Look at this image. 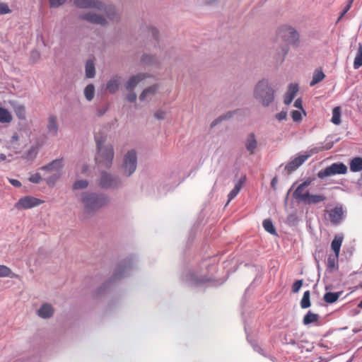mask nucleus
I'll list each match as a JSON object with an SVG mask.
<instances>
[{"label": "nucleus", "mask_w": 362, "mask_h": 362, "mask_svg": "<svg viewBox=\"0 0 362 362\" xmlns=\"http://www.w3.org/2000/svg\"><path fill=\"white\" fill-rule=\"evenodd\" d=\"M74 4L78 8H94L100 11H104L110 19L113 20L115 18V8L112 6H106L100 0H74Z\"/></svg>", "instance_id": "obj_6"}, {"label": "nucleus", "mask_w": 362, "mask_h": 362, "mask_svg": "<svg viewBox=\"0 0 362 362\" xmlns=\"http://www.w3.org/2000/svg\"><path fill=\"white\" fill-rule=\"evenodd\" d=\"M14 112L20 119H25V108L23 105L16 104L13 106Z\"/></svg>", "instance_id": "obj_37"}, {"label": "nucleus", "mask_w": 362, "mask_h": 362, "mask_svg": "<svg viewBox=\"0 0 362 362\" xmlns=\"http://www.w3.org/2000/svg\"><path fill=\"white\" fill-rule=\"evenodd\" d=\"M263 227H264V230L267 232L269 233L270 234L276 233L275 228H274L273 223L270 219H265L263 221Z\"/></svg>", "instance_id": "obj_40"}, {"label": "nucleus", "mask_w": 362, "mask_h": 362, "mask_svg": "<svg viewBox=\"0 0 362 362\" xmlns=\"http://www.w3.org/2000/svg\"><path fill=\"white\" fill-rule=\"evenodd\" d=\"M343 235L341 234L335 235L334 240L332 241L331 247L337 256H339L341 243L343 241Z\"/></svg>", "instance_id": "obj_26"}, {"label": "nucleus", "mask_w": 362, "mask_h": 362, "mask_svg": "<svg viewBox=\"0 0 362 362\" xmlns=\"http://www.w3.org/2000/svg\"><path fill=\"white\" fill-rule=\"evenodd\" d=\"M12 120L11 113L5 108L0 107V122L9 123Z\"/></svg>", "instance_id": "obj_32"}, {"label": "nucleus", "mask_w": 362, "mask_h": 362, "mask_svg": "<svg viewBox=\"0 0 362 362\" xmlns=\"http://www.w3.org/2000/svg\"><path fill=\"white\" fill-rule=\"evenodd\" d=\"M148 49L152 52V54H144L141 57V63L144 66L158 67L162 59L165 58L163 49L160 46L155 44L151 49Z\"/></svg>", "instance_id": "obj_7"}, {"label": "nucleus", "mask_w": 362, "mask_h": 362, "mask_svg": "<svg viewBox=\"0 0 362 362\" xmlns=\"http://www.w3.org/2000/svg\"><path fill=\"white\" fill-rule=\"evenodd\" d=\"M245 146L250 154L255 153V150L257 148V141L253 133H250L247 135L245 141Z\"/></svg>", "instance_id": "obj_21"}, {"label": "nucleus", "mask_w": 362, "mask_h": 362, "mask_svg": "<svg viewBox=\"0 0 362 362\" xmlns=\"http://www.w3.org/2000/svg\"><path fill=\"white\" fill-rule=\"evenodd\" d=\"M296 219V215H294V214H291V215L288 217V222H293V221H294Z\"/></svg>", "instance_id": "obj_61"}, {"label": "nucleus", "mask_w": 362, "mask_h": 362, "mask_svg": "<svg viewBox=\"0 0 362 362\" xmlns=\"http://www.w3.org/2000/svg\"><path fill=\"white\" fill-rule=\"evenodd\" d=\"M350 170L352 172H359L362 170V158H354L350 161Z\"/></svg>", "instance_id": "obj_27"}, {"label": "nucleus", "mask_w": 362, "mask_h": 362, "mask_svg": "<svg viewBox=\"0 0 362 362\" xmlns=\"http://www.w3.org/2000/svg\"><path fill=\"white\" fill-rule=\"evenodd\" d=\"M84 95L88 101H91L95 95V87L93 84H88L84 89Z\"/></svg>", "instance_id": "obj_35"}, {"label": "nucleus", "mask_w": 362, "mask_h": 362, "mask_svg": "<svg viewBox=\"0 0 362 362\" xmlns=\"http://www.w3.org/2000/svg\"><path fill=\"white\" fill-rule=\"evenodd\" d=\"M333 146L332 141H325V143H320L316 146L310 149L309 154L300 155L292 160H291L285 167V169L288 173L296 170L299 166H300L309 157L313 154L317 153L320 151L329 150Z\"/></svg>", "instance_id": "obj_5"}, {"label": "nucleus", "mask_w": 362, "mask_h": 362, "mask_svg": "<svg viewBox=\"0 0 362 362\" xmlns=\"http://www.w3.org/2000/svg\"><path fill=\"white\" fill-rule=\"evenodd\" d=\"M276 119L279 121L285 120L287 118V112L282 110L280 112L277 113L275 116Z\"/></svg>", "instance_id": "obj_55"}, {"label": "nucleus", "mask_w": 362, "mask_h": 362, "mask_svg": "<svg viewBox=\"0 0 362 362\" xmlns=\"http://www.w3.org/2000/svg\"><path fill=\"white\" fill-rule=\"evenodd\" d=\"M19 140V136L18 134L15 133L11 138V144L12 145L15 144L16 142H17Z\"/></svg>", "instance_id": "obj_58"}, {"label": "nucleus", "mask_w": 362, "mask_h": 362, "mask_svg": "<svg viewBox=\"0 0 362 362\" xmlns=\"http://www.w3.org/2000/svg\"><path fill=\"white\" fill-rule=\"evenodd\" d=\"M362 66V44H359L357 53L354 61V68L359 69Z\"/></svg>", "instance_id": "obj_31"}, {"label": "nucleus", "mask_w": 362, "mask_h": 362, "mask_svg": "<svg viewBox=\"0 0 362 362\" xmlns=\"http://www.w3.org/2000/svg\"><path fill=\"white\" fill-rule=\"evenodd\" d=\"M183 280L190 286H198L205 282L207 279L198 274L192 270H187L183 274Z\"/></svg>", "instance_id": "obj_15"}, {"label": "nucleus", "mask_w": 362, "mask_h": 362, "mask_svg": "<svg viewBox=\"0 0 362 362\" xmlns=\"http://www.w3.org/2000/svg\"><path fill=\"white\" fill-rule=\"evenodd\" d=\"M325 77L322 70L316 69L313 75L312 81L310 83V86H314L317 83L322 81Z\"/></svg>", "instance_id": "obj_28"}, {"label": "nucleus", "mask_w": 362, "mask_h": 362, "mask_svg": "<svg viewBox=\"0 0 362 362\" xmlns=\"http://www.w3.org/2000/svg\"><path fill=\"white\" fill-rule=\"evenodd\" d=\"M341 294V292H327L323 296V300L327 303H333L338 300Z\"/></svg>", "instance_id": "obj_29"}, {"label": "nucleus", "mask_w": 362, "mask_h": 362, "mask_svg": "<svg viewBox=\"0 0 362 362\" xmlns=\"http://www.w3.org/2000/svg\"><path fill=\"white\" fill-rule=\"evenodd\" d=\"M347 172V167L342 163H334L331 165L320 170L317 173V177L323 179L326 177H329L334 175L346 174Z\"/></svg>", "instance_id": "obj_10"}, {"label": "nucleus", "mask_w": 362, "mask_h": 362, "mask_svg": "<svg viewBox=\"0 0 362 362\" xmlns=\"http://www.w3.org/2000/svg\"><path fill=\"white\" fill-rule=\"evenodd\" d=\"M12 272L10 268L5 265H0V277L10 276Z\"/></svg>", "instance_id": "obj_42"}, {"label": "nucleus", "mask_w": 362, "mask_h": 362, "mask_svg": "<svg viewBox=\"0 0 362 362\" xmlns=\"http://www.w3.org/2000/svg\"><path fill=\"white\" fill-rule=\"evenodd\" d=\"M9 181H10V183H11L13 186H14V187H21V182H20L19 180H18L11 179Z\"/></svg>", "instance_id": "obj_57"}, {"label": "nucleus", "mask_w": 362, "mask_h": 362, "mask_svg": "<svg viewBox=\"0 0 362 362\" xmlns=\"http://www.w3.org/2000/svg\"><path fill=\"white\" fill-rule=\"evenodd\" d=\"M254 98L263 107L271 105L275 98L274 90L267 79L259 81L254 88Z\"/></svg>", "instance_id": "obj_2"}, {"label": "nucleus", "mask_w": 362, "mask_h": 362, "mask_svg": "<svg viewBox=\"0 0 362 362\" xmlns=\"http://www.w3.org/2000/svg\"><path fill=\"white\" fill-rule=\"evenodd\" d=\"M332 122L334 124L339 125L341 123V108L335 107L332 110Z\"/></svg>", "instance_id": "obj_36"}, {"label": "nucleus", "mask_w": 362, "mask_h": 362, "mask_svg": "<svg viewBox=\"0 0 362 362\" xmlns=\"http://www.w3.org/2000/svg\"><path fill=\"white\" fill-rule=\"evenodd\" d=\"M310 291H306L304 292L303 298L300 300V307L303 309L308 308L310 306Z\"/></svg>", "instance_id": "obj_39"}, {"label": "nucleus", "mask_w": 362, "mask_h": 362, "mask_svg": "<svg viewBox=\"0 0 362 362\" xmlns=\"http://www.w3.org/2000/svg\"><path fill=\"white\" fill-rule=\"evenodd\" d=\"M120 77L112 76L106 84V88L110 93H115L119 88Z\"/></svg>", "instance_id": "obj_25"}, {"label": "nucleus", "mask_w": 362, "mask_h": 362, "mask_svg": "<svg viewBox=\"0 0 362 362\" xmlns=\"http://www.w3.org/2000/svg\"><path fill=\"white\" fill-rule=\"evenodd\" d=\"M63 167L62 160V159H56L49 163L47 165H45L41 168V170H46L49 173L54 172V173H60L62 168Z\"/></svg>", "instance_id": "obj_22"}, {"label": "nucleus", "mask_w": 362, "mask_h": 362, "mask_svg": "<svg viewBox=\"0 0 362 362\" xmlns=\"http://www.w3.org/2000/svg\"><path fill=\"white\" fill-rule=\"evenodd\" d=\"M31 57L34 59H38L39 58V53L37 51H33L31 52Z\"/></svg>", "instance_id": "obj_60"}, {"label": "nucleus", "mask_w": 362, "mask_h": 362, "mask_svg": "<svg viewBox=\"0 0 362 362\" xmlns=\"http://www.w3.org/2000/svg\"><path fill=\"white\" fill-rule=\"evenodd\" d=\"M95 64L93 60L89 59L86 64V76L87 78H91L95 76Z\"/></svg>", "instance_id": "obj_30"}, {"label": "nucleus", "mask_w": 362, "mask_h": 362, "mask_svg": "<svg viewBox=\"0 0 362 362\" xmlns=\"http://www.w3.org/2000/svg\"><path fill=\"white\" fill-rule=\"evenodd\" d=\"M287 52H288L287 46H283L281 49V51L279 53V57L284 58L285 57V55L287 54Z\"/></svg>", "instance_id": "obj_56"}, {"label": "nucleus", "mask_w": 362, "mask_h": 362, "mask_svg": "<svg viewBox=\"0 0 362 362\" xmlns=\"http://www.w3.org/2000/svg\"><path fill=\"white\" fill-rule=\"evenodd\" d=\"M293 106L299 110L305 115V111L303 108V101L300 98H298L295 100Z\"/></svg>", "instance_id": "obj_52"}, {"label": "nucleus", "mask_w": 362, "mask_h": 362, "mask_svg": "<svg viewBox=\"0 0 362 362\" xmlns=\"http://www.w3.org/2000/svg\"><path fill=\"white\" fill-rule=\"evenodd\" d=\"M319 318V315L308 311V313L304 316L303 322L307 325L310 323L316 322Z\"/></svg>", "instance_id": "obj_34"}, {"label": "nucleus", "mask_w": 362, "mask_h": 362, "mask_svg": "<svg viewBox=\"0 0 362 362\" xmlns=\"http://www.w3.org/2000/svg\"><path fill=\"white\" fill-rule=\"evenodd\" d=\"M254 350L261 354H263V350L257 345H254Z\"/></svg>", "instance_id": "obj_59"}, {"label": "nucleus", "mask_w": 362, "mask_h": 362, "mask_svg": "<svg viewBox=\"0 0 362 362\" xmlns=\"http://www.w3.org/2000/svg\"><path fill=\"white\" fill-rule=\"evenodd\" d=\"M137 153L135 150L128 151L124 156L121 170L124 175L131 176L136 169Z\"/></svg>", "instance_id": "obj_8"}, {"label": "nucleus", "mask_w": 362, "mask_h": 362, "mask_svg": "<svg viewBox=\"0 0 362 362\" xmlns=\"http://www.w3.org/2000/svg\"><path fill=\"white\" fill-rule=\"evenodd\" d=\"M151 32H152V35H153L155 40H156V36L158 35V30L156 28H151Z\"/></svg>", "instance_id": "obj_62"}, {"label": "nucleus", "mask_w": 362, "mask_h": 362, "mask_svg": "<svg viewBox=\"0 0 362 362\" xmlns=\"http://www.w3.org/2000/svg\"><path fill=\"white\" fill-rule=\"evenodd\" d=\"M42 203L43 201L41 199L31 196H25L21 198L18 202L15 204L14 207L18 210H25L37 206Z\"/></svg>", "instance_id": "obj_12"}, {"label": "nucleus", "mask_w": 362, "mask_h": 362, "mask_svg": "<svg viewBox=\"0 0 362 362\" xmlns=\"http://www.w3.org/2000/svg\"><path fill=\"white\" fill-rule=\"evenodd\" d=\"M83 213L86 215H93L107 204L109 199L107 195L103 193L93 192H83L78 196Z\"/></svg>", "instance_id": "obj_1"}, {"label": "nucleus", "mask_w": 362, "mask_h": 362, "mask_svg": "<svg viewBox=\"0 0 362 362\" xmlns=\"http://www.w3.org/2000/svg\"><path fill=\"white\" fill-rule=\"evenodd\" d=\"M41 179V176L39 173H35L30 177L29 181L33 183H39Z\"/></svg>", "instance_id": "obj_54"}, {"label": "nucleus", "mask_w": 362, "mask_h": 362, "mask_svg": "<svg viewBox=\"0 0 362 362\" xmlns=\"http://www.w3.org/2000/svg\"><path fill=\"white\" fill-rule=\"evenodd\" d=\"M158 89V85L157 84L153 85L144 89L139 95V100L141 101H144L151 99L153 96L156 95Z\"/></svg>", "instance_id": "obj_23"}, {"label": "nucleus", "mask_w": 362, "mask_h": 362, "mask_svg": "<svg viewBox=\"0 0 362 362\" xmlns=\"http://www.w3.org/2000/svg\"><path fill=\"white\" fill-rule=\"evenodd\" d=\"M59 177H60V173H54L53 175H52L51 176H49L47 178V185H54Z\"/></svg>", "instance_id": "obj_43"}, {"label": "nucleus", "mask_w": 362, "mask_h": 362, "mask_svg": "<svg viewBox=\"0 0 362 362\" xmlns=\"http://www.w3.org/2000/svg\"><path fill=\"white\" fill-rule=\"evenodd\" d=\"M165 115H166L165 110H164L163 109H159V110H156V112L154 113V117L157 119H165Z\"/></svg>", "instance_id": "obj_48"}, {"label": "nucleus", "mask_w": 362, "mask_h": 362, "mask_svg": "<svg viewBox=\"0 0 362 362\" xmlns=\"http://www.w3.org/2000/svg\"><path fill=\"white\" fill-rule=\"evenodd\" d=\"M78 18L92 24L105 25L107 23V21L104 16L94 13L93 11L81 13L78 16Z\"/></svg>", "instance_id": "obj_14"}, {"label": "nucleus", "mask_w": 362, "mask_h": 362, "mask_svg": "<svg viewBox=\"0 0 362 362\" xmlns=\"http://www.w3.org/2000/svg\"><path fill=\"white\" fill-rule=\"evenodd\" d=\"M245 180L246 177L243 176L235 184L234 188L229 192L228 195V202L226 205L228 204V203L238 195Z\"/></svg>", "instance_id": "obj_24"}, {"label": "nucleus", "mask_w": 362, "mask_h": 362, "mask_svg": "<svg viewBox=\"0 0 362 362\" xmlns=\"http://www.w3.org/2000/svg\"><path fill=\"white\" fill-rule=\"evenodd\" d=\"M66 0H49L51 7L57 8L66 2Z\"/></svg>", "instance_id": "obj_50"}, {"label": "nucleus", "mask_w": 362, "mask_h": 362, "mask_svg": "<svg viewBox=\"0 0 362 362\" xmlns=\"http://www.w3.org/2000/svg\"><path fill=\"white\" fill-rule=\"evenodd\" d=\"M136 94L134 92V90L129 91V93L127 95L126 98L130 103H134L136 100Z\"/></svg>", "instance_id": "obj_53"}, {"label": "nucleus", "mask_w": 362, "mask_h": 362, "mask_svg": "<svg viewBox=\"0 0 362 362\" xmlns=\"http://www.w3.org/2000/svg\"><path fill=\"white\" fill-rule=\"evenodd\" d=\"M6 156L4 153H0V162L6 160Z\"/></svg>", "instance_id": "obj_64"}, {"label": "nucleus", "mask_w": 362, "mask_h": 362, "mask_svg": "<svg viewBox=\"0 0 362 362\" xmlns=\"http://www.w3.org/2000/svg\"><path fill=\"white\" fill-rule=\"evenodd\" d=\"M303 285V280H297L296 281L292 286V291L293 293H297Z\"/></svg>", "instance_id": "obj_49"}, {"label": "nucleus", "mask_w": 362, "mask_h": 362, "mask_svg": "<svg viewBox=\"0 0 362 362\" xmlns=\"http://www.w3.org/2000/svg\"><path fill=\"white\" fill-rule=\"evenodd\" d=\"M278 35L287 44H295L299 38L297 31L288 25L281 26L278 30Z\"/></svg>", "instance_id": "obj_11"}, {"label": "nucleus", "mask_w": 362, "mask_h": 362, "mask_svg": "<svg viewBox=\"0 0 362 362\" xmlns=\"http://www.w3.org/2000/svg\"><path fill=\"white\" fill-rule=\"evenodd\" d=\"M339 256L334 254V255H329L327 258V267L332 269L336 266V262L338 259Z\"/></svg>", "instance_id": "obj_41"}, {"label": "nucleus", "mask_w": 362, "mask_h": 362, "mask_svg": "<svg viewBox=\"0 0 362 362\" xmlns=\"http://www.w3.org/2000/svg\"><path fill=\"white\" fill-rule=\"evenodd\" d=\"M353 1H354V0L348 1L347 4L345 6L344 10L342 11L340 16H339L337 22H339L343 18V16L350 10V8L352 6Z\"/></svg>", "instance_id": "obj_46"}, {"label": "nucleus", "mask_w": 362, "mask_h": 362, "mask_svg": "<svg viewBox=\"0 0 362 362\" xmlns=\"http://www.w3.org/2000/svg\"><path fill=\"white\" fill-rule=\"evenodd\" d=\"M88 171V165L87 164L78 165L76 167V175H85Z\"/></svg>", "instance_id": "obj_45"}, {"label": "nucleus", "mask_w": 362, "mask_h": 362, "mask_svg": "<svg viewBox=\"0 0 362 362\" xmlns=\"http://www.w3.org/2000/svg\"><path fill=\"white\" fill-rule=\"evenodd\" d=\"M38 153V148L37 146H31L28 151L25 153L23 156V158L28 160H34Z\"/></svg>", "instance_id": "obj_33"}, {"label": "nucleus", "mask_w": 362, "mask_h": 362, "mask_svg": "<svg viewBox=\"0 0 362 362\" xmlns=\"http://www.w3.org/2000/svg\"><path fill=\"white\" fill-rule=\"evenodd\" d=\"M235 112H236V111H235V112H227L226 114H225V115H223L220 116V117H218L216 121H214V122H213V124H213V125H215V124H216V123L217 122H218V121H221V120H223V119H230V118L233 117V115H234V114H235Z\"/></svg>", "instance_id": "obj_47"}, {"label": "nucleus", "mask_w": 362, "mask_h": 362, "mask_svg": "<svg viewBox=\"0 0 362 362\" xmlns=\"http://www.w3.org/2000/svg\"><path fill=\"white\" fill-rule=\"evenodd\" d=\"M302 112L299 110H293L291 112L292 119L296 122H300L302 120Z\"/></svg>", "instance_id": "obj_44"}, {"label": "nucleus", "mask_w": 362, "mask_h": 362, "mask_svg": "<svg viewBox=\"0 0 362 362\" xmlns=\"http://www.w3.org/2000/svg\"><path fill=\"white\" fill-rule=\"evenodd\" d=\"M98 153L95 160L100 168H110L115 156L114 148L111 144L101 140H96Z\"/></svg>", "instance_id": "obj_4"}, {"label": "nucleus", "mask_w": 362, "mask_h": 362, "mask_svg": "<svg viewBox=\"0 0 362 362\" xmlns=\"http://www.w3.org/2000/svg\"><path fill=\"white\" fill-rule=\"evenodd\" d=\"M310 183V180H305L295 189L293 196L297 202L312 205L324 202L326 199L323 194H312L310 193L307 187Z\"/></svg>", "instance_id": "obj_3"}, {"label": "nucleus", "mask_w": 362, "mask_h": 362, "mask_svg": "<svg viewBox=\"0 0 362 362\" xmlns=\"http://www.w3.org/2000/svg\"><path fill=\"white\" fill-rule=\"evenodd\" d=\"M133 267L134 263L132 259H124L115 270L113 274L114 279H118L129 274Z\"/></svg>", "instance_id": "obj_13"}, {"label": "nucleus", "mask_w": 362, "mask_h": 362, "mask_svg": "<svg viewBox=\"0 0 362 362\" xmlns=\"http://www.w3.org/2000/svg\"><path fill=\"white\" fill-rule=\"evenodd\" d=\"M89 182L86 180H77L72 185L74 190L84 189L88 187Z\"/></svg>", "instance_id": "obj_38"}, {"label": "nucleus", "mask_w": 362, "mask_h": 362, "mask_svg": "<svg viewBox=\"0 0 362 362\" xmlns=\"http://www.w3.org/2000/svg\"><path fill=\"white\" fill-rule=\"evenodd\" d=\"M276 182H277L276 178V177L273 178L272 180V182H271V185H272V187L273 188L275 187V185H276Z\"/></svg>", "instance_id": "obj_63"}, {"label": "nucleus", "mask_w": 362, "mask_h": 362, "mask_svg": "<svg viewBox=\"0 0 362 362\" xmlns=\"http://www.w3.org/2000/svg\"><path fill=\"white\" fill-rule=\"evenodd\" d=\"M11 12L8 6L5 3H0V15L6 14Z\"/></svg>", "instance_id": "obj_51"}, {"label": "nucleus", "mask_w": 362, "mask_h": 362, "mask_svg": "<svg viewBox=\"0 0 362 362\" xmlns=\"http://www.w3.org/2000/svg\"><path fill=\"white\" fill-rule=\"evenodd\" d=\"M298 91V86L296 83H291L288 90L284 95V103L285 105H289L291 103L294 98L296 97Z\"/></svg>", "instance_id": "obj_19"}, {"label": "nucleus", "mask_w": 362, "mask_h": 362, "mask_svg": "<svg viewBox=\"0 0 362 362\" xmlns=\"http://www.w3.org/2000/svg\"><path fill=\"white\" fill-rule=\"evenodd\" d=\"M147 77H148V75L145 73H139L131 76L126 83V89L128 91L134 90L136 86Z\"/></svg>", "instance_id": "obj_17"}, {"label": "nucleus", "mask_w": 362, "mask_h": 362, "mask_svg": "<svg viewBox=\"0 0 362 362\" xmlns=\"http://www.w3.org/2000/svg\"><path fill=\"white\" fill-rule=\"evenodd\" d=\"M98 185L103 189H114L119 188L122 185V180L118 175L103 170L100 173Z\"/></svg>", "instance_id": "obj_9"}, {"label": "nucleus", "mask_w": 362, "mask_h": 362, "mask_svg": "<svg viewBox=\"0 0 362 362\" xmlns=\"http://www.w3.org/2000/svg\"><path fill=\"white\" fill-rule=\"evenodd\" d=\"M344 211L342 206H336L329 211V218L334 224H338L344 218Z\"/></svg>", "instance_id": "obj_18"}, {"label": "nucleus", "mask_w": 362, "mask_h": 362, "mask_svg": "<svg viewBox=\"0 0 362 362\" xmlns=\"http://www.w3.org/2000/svg\"><path fill=\"white\" fill-rule=\"evenodd\" d=\"M39 317L43 319L51 317L54 314V308L49 303H44L37 310V312Z\"/></svg>", "instance_id": "obj_20"}, {"label": "nucleus", "mask_w": 362, "mask_h": 362, "mask_svg": "<svg viewBox=\"0 0 362 362\" xmlns=\"http://www.w3.org/2000/svg\"><path fill=\"white\" fill-rule=\"evenodd\" d=\"M47 133L49 136L55 137L58 135L59 124L57 115H50L47 118Z\"/></svg>", "instance_id": "obj_16"}]
</instances>
